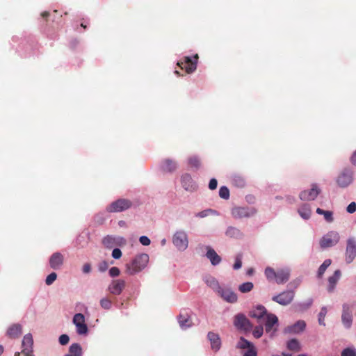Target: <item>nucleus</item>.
I'll use <instances>...</instances> for the list:
<instances>
[{
  "label": "nucleus",
  "mask_w": 356,
  "mask_h": 356,
  "mask_svg": "<svg viewBox=\"0 0 356 356\" xmlns=\"http://www.w3.org/2000/svg\"><path fill=\"white\" fill-rule=\"evenodd\" d=\"M219 196L224 199L227 200L229 197V191L227 186H221L219 190Z\"/></svg>",
  "instance_id": "nucleus-46"
},
{
  "label": "nucleus",
  "mask_w": 356,
  "mask_h": 356,
  "mask_svg": "<svg viewBox=\"0 0 356 356\" xmlns=\"http://www.w3.org/2000/svg\"><path fill=\"white\" fill-rule=\"evenodd\" d=\"M234 325L238 330H250L252 328L249 319L242 313H238L234 316Z\"/></svg>",
  "instance_id": "nucleus-15"
},
{
  "label": "nucleus",
  "mask_w": 356,
  "mask_h": 356,
  "mask_svg": "<svg viewBox=\"0 0 356 356\" xmlns=\"http://www.w3.org/2000/svg\"><path fill=\"white\" fill-rule=\"evenodd\" d=\"M218 186V181L217 179L215 178H212L210 179L209 183V188L211 190H215L217 188Z\"/></svg>",
  "instance_id": "nucleus-58"
},
{
  "label": "nucleus",
  "mask_w": 356,
  "mask_h": 356,
  "mask_svg": "<svg viewBox=\"0 0 356 356\" xmlns=\"http://www.w3.org/2000/svg\"><path fill=\"white\" fill-rule=\"evenodd\" d=\"M316 213L319 215H323L324 217V219L327 222H332L334 220L333 212L331 211H325L321 208H317Z\"/></svg>",
  "instance_id": "nucleus-36"
},
{
  "label": "nucleus",
  "mask_w": 356,
  "mask_h": 356,
  "mask_svg": "<svg viewBox=\"0 0 356 356\" xmlns=\"http://www.w3.org/2000/svg\"><path fill=\"white\" fill-rule=\"evenodd\" d=\"M243 356H257V352L256 348H252L251 349L247 350Z\"/></svg>",
  "instance_id": "nucleus-57"
},
{
  "label": "nucleus",
  "mask_w": 356,
  "mask_h": 356,
  "mask_svg": "<svg viewBox=\"0 0 356 356\" xmlns=\"http://www.w3.org/2000/svg\"><path fill=\"white\" fill-rule=\"evenodd\" d=\"M295 292L293 290H286L273 296L272 300L282 305L286 306L291 304L294 298Z\"/></svg>",
  "instance_id": "nucleus-8"
},
{
  "label": "nucleus",
  "mask_w": 356,
  "mask_h": 356,
  "mask_svg": "<svg viewBox=\"0 0 356 356\" xmlns=\"http://www.w3.org/2000/svg\"><path fill=\"white\" fill-rule=\"evenodd\" d=\"M313 303L312 298H308L307 300L298 302L295 305V309L297 312H304L309 309Z\"/></svg>",
  "instance_id": "nucleus-32"
},
{
  "label": "nucleus",
  "mask_w": 356,
  "mask_h": 356,
  "mask_svg": "<svg viewBox=\"0 0 356 356\" xmlns=\"http://www.w3.org/2000/svg\"><path fill=\"white\" fill-rule=\"evenodd\" d=\"M160 168L165 172H173L177 169L178 163L173 159H165L161 161Z\"/></svg>",
  "instance_id": "nucleus-22"
},
{
  "label": "nucleus",
  "mask_w": 356,
  "mask_h": 356,
  "mask_svg": "<svg viewBox=\"0 0 356 356\" xmlns=\"http://www.w3.org/2000/svg\"><path fill=\"white\" fill-rule=\"evenodd\" d=\"M266 279L269 282H275L277 284H283L289 281L291 275V270L288 267L278 268L275 270L271 267H266L264 270Z\"/></svg>",
  "instance_id": "nucleus-2"
},
{
  "label": "nucleus",
  "mask_w": 356,
  "mask_h": 356,
  "mask_svg": "<svg viewBox=\"0 0 356 356\" xmlns=\"http://www.w3.org/2000/svg\"><path fill=\"white\" fill-rule=\"evenodd\" d=\"M298 212L299 215L301 216V218H303L304 220H308L311 217V208L310 206L307 204H304L302 206H300L298 210Z\"/></svg>",
  "instance_id": "nucleus-31"
},
{
  "label": "nucleus",
  "mask_w": 356,
  "mask_h": 356,
  "mask_svg": "<svg viewBox=\"0 0 356 356\" xmlns=\"http://www.w3.org/2000/svg\"><path fill=\"white\" fill-rule=\"evenodd\" d=\"M72 323L74 325L86 323V318L83 314L77 313L73 316Z\"/></svg>",
  "instance_id": "nucleus-43"
},
{
  "label": "nucleus",
  "mask_w": 356,
  "mask_h": 356,
  "mask_svg": "<svg viewBox=\"0 0 356 356\" xmlns=\"http://www.w3.org/2000/svg\"><path fill=\"white\" fill-rule=\"evenodd\" d=\"M241 266H242V255L238 254L235 257V262L233 265V268H234V270H238L241 268Z\"/></svg>",
  "instance_id": "nucleus-49"
},
{
  "label": "nucleus",
  "mask_w": 356,
  "mask_h": 356,
  "mask_svg": "<svg viewBox=\"0 0 356 356\" xmlns=\"http://www.w3.org/2000/svg\"><path fill=\"white\" fill-rule=\"evenodd\" d=\"M33 339L32 334L29 333L24 336L22 343V356H33ZM15 356H21L19 353H16Z\"/></svg>",
  "instance_id": "nucleus-10"
},
{
  "label": "nucleus",
  "mask_w": 356,
  "mask_h": 356,
  "mask_svg": "<svg viewBox=\"0 0 356 356\" xmlns=\"http://www.w3.org/2000/svg\"><path fill=\"white\" fill-rule=\"evenodd\" d=\"M172 243L177 250L184 252L188 247V236L184 229L177 230L172 235Z\"/></svg>",
  "instance_id": "nucleus-4"
},
{
  "label": "nucleus",
  "mask_w": 356,
  "mask_h": 356,
  "mask_svg": "<svg viewBox=\"0 0 356 356\" xmlns=\"http://www.w3.org/2000/svg\"><path fill=\"white\" fill-rule=\"evenodd\" d=\"M122 257V251L120 248H115L112 251V257L118 259Z\"/></svg>",
  "instance_id": "nucleus-53"
},
{
  "label": "nucleus",
  "mask_w": 356,
  "mask_h": 356,
  "mask_svg": "<svg viewBox=\"0 0 356 356\" xmlns=\"http://www.w3.org/2000/svg\"><path fill=\"white\" fill-rule=\"evenodd\" d=\"M227 236L234 238H241L243 236L241 230L235 227L229 226L227 228L225 232Z\"/></svg>",
  "instance_id": "nucleus-30"
},
{
  "label": "nucleus",
  "mask_w": 356,
  "mask_h": 356,
  "mask_svg": "<svg viewBox=\"0 0 356 356\" xmlns=\"http://www.w3.org/2000/svg\"><path fill=\"white\" fill-rule=\"evenodd\" d=\"M350 161L353 165L356 167V150L353 152L350 157Z\"/></svg>",
  "instance_id": "nucleus-60"
},
{
  "label": "nucleus",
  "mask_w": 356,
  "mask_h": 356,
  "mask_svg": "<svg viewBox=\"0 0 356 356\" xmlns=\"http://www.w3.org/2000/svg\"><path fill=\"white\" fill-rule=\"evenodd\" d=\"M209 215H213V216H219V213L214 209H209Z\"/></svg>",
  "instance_id": "nucleus-62"
},
{
  "label": "nucleus",
  "mask_w": 356,
  "mask_h": 356,
  "mask_svg": "<svg viewBox=\"0 0 356 356\" xmlns=\"http://www.w3.org/2000/svg\"><path fill=\"white\" fill-rule=\"evenodd\" d=\"M75 327L79 335H86L88 333V327L86 323L76 325Z\"/></svg>",
  "instance_id": "nucleus-44"
},
{
  "label": "nucleus",
  "mask_w": 356,
  "mask_h": 356,
  "mask_svg": "<svg viewBox=\"0 0 356 356\" xmlns=\"http://www.w3.org/2000/svg\"><path fill=\"white\" fill-rule=\"evenodd\" d=\"M149 262V255L141 253L136 255L129 263L126 264V272L130 275H134L142 271Z\"/></svg>",
  "instance_id": "nucleus-3"
},
{
  "label": "nucleus",
  "mask_w": 356,
  "mask_h": 356,
  "mask_svg": "<svg viewBox=\"0 0 356 356\" xmlns=\"http://www.w3.org/2000/svg\"><path fill=\"white\" fill-rule=\"evenodd\" d=\"M356 257V239L350 237L347 240V245L345 252V260L347 264H350Z\"/></svg>",
  "instance_id": "nucleus-14"
},
{
  "label": "nucleus",
  "mask_w": 356,
  "mask_h": 356,
  "mask_svg": "<svg viewBox=\"0 0 356 356\" xmlns=\"http://www.w3.org/2000/svg\"><path fill=\"white\" fill-rule=\"evenodd\" d=\"M231 180L232 184L238 187V188H243L245 185V179L240 175L234 174L231 176Z\"/></svg>",
  "instance_id": "nucleus-33"
},
{
  "label": "nucleus",
  "mask_w": 356,
  "mask_h": 356,
  "mask_svg": "<svg viewBox=\"0 0 356 356\" xmlns=\"http://www.w3.org/2000/svg\"><path fill=\"white\" fill-rule=\"evenodd\" d=\"M177 320L180 327L182 330H186L193 325V322L191 318V311L187 309L181 310Z\"/></svg>",
  "instance_id": "nucleus-19"
},
{
  "label": "nucleus",
  "mask_w": 356,
  "mask_h": 356,
  "mask_svg": "<svg viewBox=\"0 0 356 356\" xmlns=\"http://www.w3.org/2000/svg\"><path fill=\"white\" fill-rule=\"evenodd\" d=\"M108 274L111 277H116L120 275V270L118 267H112L108 270Z\"/></svg>",
  "instance_id": "nucleus-50"
},
{
  "label": "nucleus",
  "mask_w": 356,
  "mask_h": 356,
  "mask_svg": "<svg viewBox=\"0 0 356 356\" xmlns=\"http://www.w3.org/2000/svg\"><path fill=\"white\" fill-rule=\"evenodd\" d=\"M180 182L182 188L188 192L193 193L197 190V184L189 173L186 172L181 175Z\"/></svg>",
  "instance_id": "nucleus-11"
},
{
  "label": "nucleus",
  "mask_w": 356,
  "mask_h": 356,
  "mask_svg": "<svg viewBox=\"0 0 356 356\" xmlns=\"http://www.w3.org/2000/svg\"><path fill=\"white\" fill-rule=\"evenodd\" d=\"M353 306L349 303H343L341 307V321L344 329H351L353 323Z\"/></svg>",
  "instance_id": "nucleus-5"
},
{
  "label": "nucleus",
  "mask_w": 356,
  "mask_h": 356,
  "mask_svg": "<svg viewBox=\"0 0 356 356\" xmlns=\"http://www.w3.org/2000/svg\"><path fill=\"white\" fill-rule=\"evenodd\" d=\"M108 268V264L106 261L100 262L98 265V270L101 273L105 272Z\"/></svg>",
  "instance_id": "nucleus-52"
},
{
  "label": "nucleus",
  "mask_w": 356,
  "mask_h": 356,
  "mask_svg": "<svg viewBox=\"0 0 356 356\" xmlns=\"http://www.w3.org/2000/svg\"><path fill=\"white\" fill-rule=\"evenodd\" d=\"M58 341L61 345L64 346L68 343L70 337L67 334H63L59 337Z\"/></svg>",
  "instance_id": "nucleus-51"
},
{
  "label": "nucleus",
  "mask_w": 356,
  "mask_h": 356,
  "mask_svg": "<svg viewBox=\"0 0 356 356\" xmlns=\"http://www.w3.org/2000/svg\"><path fill=\"white\" fill-rule=\"evenodd\" d=\"M205 249L207 250L205 257L210 261L211 264L213 266H217L220 264L222 261V259L216 253L215 250L209 245H207L205 247Z\"/></svg>",
  "instance_id": "nucleus-23"
},
{
  "label": "nucleus",
  "mask_w": 356,
  "mask_h": 356,
  "mask_svg": "<svg viewBox=\"0 0 356 356\" xmlns=\"http://www.w3.org/2000/svg\"><path fill=\"white\" fill-rule=\"evenodd\" d=\"M254 287V284L252 282H244L241 284L239 285L238 286V290L241 292V293H248L250 291H251L252 290Z\"/></svg>",
  "instance_id": "nucleus-38"
},
{
  "label": "nucleus",
  "mask_w": 356,
  "mask_h": 356,
  "mask_svg": "<svg viewBox=\"0 0 356 356\" xmlns=\"http://www.w3.org/2000/svg\"><path fill=\"white\" fill-rule=\"evenodd\" d=\"M264 333V327L262 325H258L254 327L252 332V335L254 338L259 339L260 338Z\"/></svg>",
  "instance_id": "nucleus-47"
},
{
  "label": "nucleus",
  "mask_w": 356,
  "mask_h": 356,
  "mask_svg": "<svg viewBox=\"0 0 356 356\" xmlns=\"http://www.w3.org/2000/svg\"><path fill=\"white\" fill-rule=\"evenodd\" d=\"M199 56L198 54H195L193 57L186 56L184 58V63L178 62L177 65H179L181 68H184L182 66L184 64V68L187 73L191 74L194 72L197 69V60Z\"/></svg>",
  "instance_id": "nucleus-16"
},
{
  "label": "nucleus",
  "mask_w": 356,
  "mask_h": 356,
  "mask_svg": "<svg viewBox=\"0 0 356 356\" xmlns=\"http://www.w3.org/2000/svg\"><path fill=\"white\" fill-rule=\"evenodd\" d=\"M257 212L255 208L250 207H235L231 211L232 216L236 219L250 218L254 216Z\"/></svg>",
  "instance_id": "nucleus-7"
},
{
  "label": "nucleus",
  "mask_w": 356,
  "mask_h": 356,
  "mask_svg": "<svg viewBox=\"0 0 356 356\" xmlns=\"http://www.w3.org/2000/svg\"><path fill=\"white\" fill-rule=\"evenodd\" d=\"M82 272L84 274H88L91 272V265L89 263H86L83 266Z\"/></svg>",
  "instance_id": "nucleus-59"
},
{
  "label": "nucleus",
  "mask_w": 356,
  "mask_h": 356,
  "mask_svg": "<svg viewBox=\"0 0 356 356\" xmlns=\"http://www.w3.org/2000/svg\"><path fill=\"white\" fill-rule=\"evenodd\" d=\"M320 193L321 189L317 184H312L309 190H304L300 193L299 197L302 201H312L318 197Z\"/></svg>",
  "instance_id": "nucleus-17"
},
{
  "label": "nucleus",
  "mask_w": 356,
  "mask_h": 356,
  "mask_svg": "<svg viewBox=\"0 0 356 356\" xmlns=\"http://www.w3.org/2000/svg\"><path fill=\"white\" fill-rule=\"evenodd\" d=\"M332 261L330 259H325L323 263L320 266L318 270V277H321L325 272L326 269L330 266Z\"/></svg>",
  "instance_id": "nucleus-39"
},
{
  "label": "nucleus",
  "mask_w": 356,
  "mask_h": 356,
  "mask_svg": "<svg viewBox=\"0 0 356 356\" xmlns=\"http://www.w3.org/2000/svg\"><path fill=\"white\" fill-rule=\"evenodd\" d=\"M266 314L267 315V310L263 305H257L255 309L250 312L251 317L257 319L262 318Z\"/></svg>",
  "instance_id": "nucleus-29"
},
{
  "label": "nucleus",
  "mask_w": 356,
  "mask_h": 356,
  "mask_svg": "<svg viewBox=\"0 0 356 356\" xmlns=\"http://www.w3.org/2000/svg\"><path fill=\"white\" fill-rule=\"evenodd\" d=\"M126 286V282L122 279L113 280L107 287V291L111 294L119 296L122 293Z\"/></svg>",
  "instance_id": "nucleus-18"
},
{
  "label": "nucleus",
  "mask_w": 356,
  "mask_h": 356,
  "mask_svg": "<svg viewBox=\"0 0 356 356\" xmlns=\"http://www.w3.org/2000/svg\"><path fill=\"white\" fill-rule=\"evenodd\" d=\"M286 347L289 350L298 352L301 350L299 341L296 339H292L287 341Z\"/></svg>",
  "instance_id": "nucleus-35"
},
{
  "label": "nucleus",
  "mask_w": 356,
  "mask_h": 356,
  "mask_svg": "<svg viewBox=\"0 0 356 356\" xmlns=\"http://www.w3.org/2000/svg\"><path fill=\"white\" fill-rule=\"evenodd\" d=\"M355 179V170L353 166L347 165L341 168L334 179L338 188L346 189L350 186Z\"/></svg>",
  "instance_id": "nucleus-1"
},
{
  "label": "nucleus",
  "mask_w": 356,
  "mask_h": 356,
  "mask_svg": "<svg viewBox=\"0 0 356 356\" xmlns=\"http://www.w3.org/2000/svg\"><path fill=\"white\" fill-rule=\"evenodd\" d=\"M210 216L209 215V209H204L202 211H200V212H197L195 214V216L197 217V218H206L207 216Z\"/></svg>",
  "instance_id": "nucleus-54"
},
{
  "label": "nucleus",
  "mask_w": 356,
  "mask_h": 356,
  "mask_svg": "<svg viewBox=\"0 0 356 356\" xmlns=\"http://www.w3.org/2000/svg\"><path fill=\"white\" fill-rule=\"evenodd\" d=\"M188 163L191 168L198 169L200 166V160L198 156H192L188 158Z\"/></svg>",
  "instance_id": "nucleus-42"
},
{
  "label": "nucleus",
  "mask_w": 356,
  "mask_h": 356,
  "mask_svg": "<svg viewBox=\"0 0 356 356\" xmlns=\"http://www.w3.org/2000/svg\"><path fill=\"white\" fill-rule=\"evenodd\" d=\"M346 211L348 213H353L356 211V203L355 202H350L347 208H346Z\"/></svg>",
  "instance_id": "nucleus-56"
},
{
  "label": "nucleus",
  "mask_w": 356,
  "mask_h": 356,
  "mask_svg": "<svg viewBox=\"0 0 356 356\" xmlns=\"http://www.w3.org/2000/svg\"><path fill=\"white\" fill-rule=\"evenodd\" d=\"M341 356H356V348L353 346L344 348Z\"/></svg>",
  "instance_id": "nucleus-45"
},
{
  "label": "nucleus",
  "mask_w": 356,
  "mask_h": 356,
  "mask_svg": "<svg viewBox=\"0 0 356 356\" xmlns=\"http://www.w3.org/2000/svg\"><path fill=\"white\" fill-rule=\"evenodd\" d=\"M101 307L106 310L111 309L113 302L108 297H104L99 300Z\"/></svg>",
  "instance_id": "nucleus-40"
},
{
  "label": "nucleus",
  "mask_w": 356,
  "mask_h": 356,
  "mask_svg": "<svg viewBox=\"0 0 356 356\" xmlns=\"http://www.w3.org/2000/svg\"><path fill=\"white\" fill-rule=\"evenodd\" d=\"M327 313V307L323 306L321 307V311L318 315V321L319 325L325 326V318Z\"/></svg>",
  "instance_id": "nucleus-41"
},
{
  "label": "nucleus",
  "mask_w": 356,
  "mask_h": 356,
  "mask_svg": "<svg viewBox=\"0 0 356 356\" xmlns=\"http://www.w3.org/2000/svg\"><path fill=\"white\" fill-rule=\"evenodd\" d=\"M339 234L334 231L329 232L324 235L320 241L321 247L323 248L335 245L339 241Z\"/></svg>",
  "instance_id": "nucleus-12"
},
{
  "label": "nucleus",
  "mask_w": 356,
  "mask_h": 356,
  "mask_svg": "<svg viewBox=\"0 0 356 356\" xmlns=\"http://www.w3.org/2000/svg\"><path fill=\"white\" fill-rule=\"evenodd\" d=\"M69 352L70 353L68 355H71L72 356H81L82 348L79 343H74L70 346Z\"/></svg>",
  "instance_id": "nucleus-37"
},
{
  "label": "nucleus",
  "mask_w": 356,
  "mask_h": 356,
  "mask_svg": "<svg viewBox=\"0 0 356 356\" xmlns=\"http://www.w3.org/2000/svg\"><path fill=\"white\" fill-rule=\"evenodd\" d=\"M207 339L210 341L211 348L213 351L217 352L220 349L221 339L218 334L213 332H209Z\"/></svg>",
  "instance_id": "nucleus-24"
},
{
  "label": "nucleus",
  "mask_w": 356,
  "mask_h": 356,
  "mask_svg": "<svg viewBox=\"0 0 356 356\" xmlns=\"http://www.w3.org/2000/svg\"><path fill=\"white\" fill-rule=\"evenodd\" d=\"M131 206V201L120 198L108 204L106 210L109 213H119L129 209Z\"/></svg>",
  "instance_id": "nucleus-6"
},
{
  "label": "nucleus",
  "mask_w": 356,
  "mask_h": 356,
  "mask_svg": "<svg viewBox=\"0 0 356 356\" xmlns=\"http://www.w3.org/2000/svg\"><path fill=\"white\" fill-rule=\"evenodd\" d=\"M273 356H291V354L282 353V355H273Z\"/></svg>",
  "instance_id": "nucleus-64"
},
{
  "label": "nucleus",
  "mask_w": 356,
  "mask_h": 356,
  "mask_svg": "<svg viewBox=\"0 0 356 356\" xmlns=\"http://www.w3.org/2000/svg\"><path fill=\"white\" fill-rule=\"evenodd\" d=\"M102 244L108 249L117 246H122L126 244L124 238L118 236L107 235L102 239Z\"/></svg>",
  "instance_id": "nucleus-13"
},
{
  "label": "nucleus",
  "mask_w": 356,
  "mask_h": 356,
  "mask_svg": "<svg viewBox=\"0 0 356 356\" xmlns=\"http://www.w3.org/2000/svg\"><path fill=\"white\" fill-rule=\"evenodd\" d=\"M254 345L249 341L248 340L245 339L243 337H241L237 343L236 348L240 349H251L252 348H254Z\"/></svg>",
  "instance_id": "nucleus-34"
},
{
  "label": "nucleus",
  "mask_w": 356,
  "mask_h": 356,
  "mask_svg": "<svg viewBox=\"0 0 356 356\" xmlns=\"http://www.w3.org/2000/svg\"><path fill=\"white\" fill-rule=\"evenodd\" d=\"M341 277V271L336 270L334 274L328 278L327 291L331 293L334 291L337 283Z\"/></svg>",
  "instance_id": "nucleus-28"
},
{
  "label": "nucleus",
  "mask_w": 356,
  "mask_h": 356,
  "mask_svg": "<svg viewBox=\"0 0 356 356\" xmlns=\"http://www.w3.org/2000/svg\"><path fill=\"white\" fill-rule=\"evenodd\" d=\"M216 294L228 303L233 304L238 300L237 294L227 286H222Z\"/></svg>",
  "instance_id": "nucleus-9"
},
{
  "label": "nucleus",
  "mask_w": 356,
  "mask_h": 356,
  "mask_svg": "<svg viewBox=\"0 0 356 356\" xmlns=\"http://www.w3.org/2000/svg\"><path fill=\"white\" fill-rule=\"evenodd\" d=\"M22 332V326L19 323H14L10 325L6 331V336L10 339L18 338Z\"/></svg>",
  "instance_id": "nucleus-25"
},
{
  "label": "nucleus",
  "mask_w": 356,
  "mask_h": 356,
  "mask_svg": "<svg viewBox=\"0 0 356 356\" xmlns=\"http://www.w3.org/2000/svg\"><path fill=\"white\" fill-rule=\"evenodd\" d=\"M278 325V318L276 315L273 314H268L266 315V321L265 323V330L266 333H270V337L273 336L274 332L276 331V329L273 330V327L275 325Z\"/></svg>",
  "instance_id": "nucleus-21"
},
{
  "label": "nucleus",
  "mask_w": 356,
  "mask_h": 356,
  "mask_svg": "<svg viewBox=\"0 0 356 356\" xmlns=\"http://www.w3.org/2000/svg\"><path fill=\"white\" fill-rule=\"evenodd\" d=\"M306 323L304 321H298L293 325L289 326L285 329L286 332L299 333L305 330Z\"/></svg>",
  "instance_id": "nucleus-27"
},
{
  "label": "nucleus",
  "mask_w": 356,
  "mask_h": 356,
  "mask_svg": "<svg viewBox=\"0 0 356 356\" xmlns=\"http://www.w3.org/2000/svg\"><path fill=\"white\" fill-rule=\"evenodd\" d=\"M203 280L205 284L211 288L216 293L220 289L222 285L220 284L218 280L211 275H206L203 277Z\"/></svg>",
  "instance_id": "nucleus-26"
},
{
  "label": "nucleus",
  "mask_w": 356,
  "mask_h": 356,
  "mask_svg": "<svg viewBox=\"0 0 356 356\" xmlns=\"http://www.w3.org/2000/svg\"><path fill=\"white\" fill-rule=\"evenodd\" d=\"M64 257L59 252H54L49 257V263L50 267L54 270H59L63 265Z\"/></svg>",
  "instance_id": "nucleus-20"
},
{
  "label": "nucleus",
  "mask_w": 356,
  "mask_h": 356,
  "mask_svg": "<svg viewBox=\"0 0 356 356\" xmlns=\"http://www.w3.org/2000/svg\"><path fill=\"white\" fill-rule=\"evenodd\" d=\"M57 278V274L54 272L53 273H51L47 277H46V280H45V283L47 285L49 286L51 284H52L54 281L56 280Z\"/></svg>",
  "instance_id": "nucleus-48"
},
{
  "label": "nucleus",
  "mask_w": 356,
  "mask_h": 356,
  "mask_svg": "<svg viewBox=\"0 0 356 356\" xmlns=\"http://www.w3.org/2000/svg\"><path fill=\"white\" fill-rule=\"evenodd\" d=\"M139 241L144 246H147L151 243L150 239L147 236H141L139 238Z\"/></svg>",
  "instance_id": "nucleus-55"
},
{
  "label": "nucleus",
  "mask_w": 356,
  "mask_h": 356,
  "mask_svg": "<svg viewBox=\"0 0 356 356\" xmlns=\"http://www.w3.org/2000/svg\"><path fill=\"white\" fill-rule=\"evenodd\" d=\"M301 282L300 279H296L291 282V284L294 285L295 287H297Z\"/></svg>",
  "instance_id": "nucleus-61"
},
{
  "label": "nucleus",
  "mask_w": 356,
  "mask_h": 356,
  "mask_svg": "<svg viewBox=\"0 0 356 356\" xmlns=\"http://www.w3.org/2000/svg\"><path fill=\"white\" fill-rule=\"evenodd\" d=\"M254 273V270L253 268H249L248 270H247V275H252Z\"/></svg>",
  "instance_id": "nucleus-63"
}]
</instances>
